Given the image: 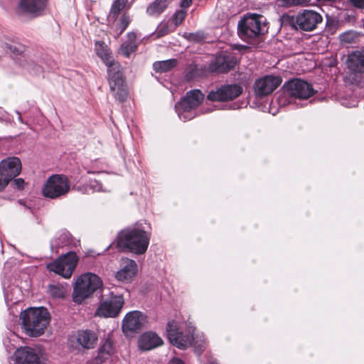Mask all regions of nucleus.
Returning <instances> with one entry per match:
<instances>
[{
    "label": "nucleus",
    "instance_id": "ea45409f",
    "mask_svg": "<svg viewBox=\"0 0 364 364\" xmlns=\"http://www.w3.org/2000/svg\"><path fill=\"white\" fill-rule=\"evenodd\" d=\"M148 316L146 315L144 313L139 311H133L128 312L124 318H147Z\"/></svg>",
    "mask_w": 364,
    "mask_h": 364
},
{
    "label": "nucleus",
    "instance_id": "1a4fd4ad",
    "mask_svg": "<svg viewBox=\"0 0 364 364\" xmlns=\"http://www.w3.org/2000/svg\"><path fill=\"white\" fill-rule=\"evenodd\" d=\"M322 21L323 17L318 12L306 9L303 12L299 13L296 16H292L291 24L296 30L311 31L316 29Z\"/></svg>",
    "mask_w": 364,
    "mask_h": 364
},
{
    "label": "nucleus",
    "instance_id": "9b49d317",
    "mask_svg": "<svg viewBox=\"0 0 364 364\" xmlns=\"http://www.w3.org/2000/svg\"><path fill=\"white\" fill-rule=\"evenodd\" d=\"M97 341V336L95 332L90 330L79 331L76 336L68 339V345L69 348L73 350L92 349Z\"/></svg>",
    "mask_w": 364,
    "mask_h": 364
},
{
    "label": "nucleus",
    "instance_id": "423d86ee",
    "mask_svg": "<svg viewBox=\"0 0 364 364\" xmlns=\"http://www.w3.org/2000/svg\"><path fill=\"white\" fill-rule=\"evenodd\" d=\"M203 97L204 95L199 90L188 91L183 99L175 105L178 117L183 122L193 119L196 116L195 109L203 102Z\"/></svg>",
    "mask_w": 364,
    "mask_h": 364
},
{
    "label": "nucleus",
    "instance_id": "6e6552de",
    "mask_svg": "<svg viewBox=\"0 0 364 364\" xmlns=\"http://www.w3.org/2000/svg\"><path fill=\"white\" fill-rule=\"evenodd\" d=\"M78 258L73 252H69L58 257L55 261L47 264V269L50 271L68 279L75 270Z\"/></svg>",
    "mask_w": 364,
    "mask_h": 364
},
{
    "label": "nucleus",
    "instance_id": "393cba45",
    "mask_svg": "<svg viewBox=\"0 0 364 364\" xmlns=\"http://www.w3.org/2000/svg\"><path fill=\"white\" fill-rule=\"evenodd\" d=\"M143 326L141 320H122V331L127 337H132L139 333Z\"/></svg>",
    "mask_w": 364,
    "mask_h": 364
},
{
    "label": "nucleus",
    "instance_id": "a211bd4d",
    "mask_svg": "<svg viewBox=\"0 0 364 364\" xmlns=\"http://www.w3.org/2000/svg\"><path fill=\"white\" fill-rule=\"evenodd\" d=\"M47 0H19L16 12L19 15L33 14L38 16L46 6Z\"/></svg>",
    "mask_w": 364,
    "mask_h": 364
},
{
    "label": "nucleus",
    "instance_id": "c756f323",
    "mask_svg": "<svg viewBox=\"0 0 364 364\" xmlns=\"http://www.w3.org/2000/svg\"><path fill=\"white\" fill-rule=\"evenodd\" d=\"M20 65L27 70L32 75H39L43 73L42 67L37 65L30 58H25L21 60Z\"/></svg>",
    "mask_w": 364,
    "mask_h": 364
},
{
    "label": "nucleus",
    "instance_id": "f3484780",
    "mask_svg": "<svg viewBox=\"0 0 364 364\" xmlns=\"http://www.w3.org/2000/svg\"><path fill=\"white\" fill-rule=\"evenodd\" d=\"M282 82L277 76L266 75L257 80L254 85L255 92L258 97H264L271 94Z\"/></svg>",
    "mask_w": 364,
    "mask_h": 364
},
{
    "label": "nucleus",
    "instance_id": "de8ad7c7",
    "mask_svg": "<svg viewBox=\"0 0 364 364\" xmlns=\"http://www.w3.org/2000/svg\"><path fill=\"white\" fill-rule=\"evenodd\" d=\"M128 41L127 42H135L136 36L134 33H129L127 34Z\"/></svg>",
    "mask_w": 364,
    "mask_h": 364
},
{
    "label": "nucleus",
    "instance_id": "4d7b16f0",
    "mask_svg": "<svg viewBox=\"0 0 364 364\" xmlns=\"http://www.w3.org/2000/svg\"><path fill=\"white\" fill-rule=\"evenodd\" d=\"M110 247H112V245H109V246H108V247H107V250H109V249L110 248Z\"/></svg>",
    "mask_w": 364,
    "mask_h": 364
},
{
    "label": "nucleus",
    "instance_id": "2f4dec72",
    "mask_svg": "<svg viewBox=\"0 0 364 364\" xmlns=\"http://www.w3.org/2000/svg\"><path fill=\"white\" fill-rule=\"evenodd\" d=\"M191 346H193L196 353L198 355L201 354L206 347L204 336L203 335L200 336H197L196 337L193 336Z\"/></svg>",
    "mask_w": 364,
    "mask_h": 364
},
{
    "label": "nucleus",
    "instance_id": "f704fd0d",
    "mask_svg": "<svg viewBox=\"0 0 364 364\" xmlns=\"http://www.w3.org/2000/svg\"><path fill=\"white\" fill-rule=\"evenodd\" d=\"M183 36L188 41L193 43H200L205 39V35L200 31L194 33H185Z\"/></svg>",
    "mask_w": 364,
    "mask_h": 364
},
{
    "label": "nucleus",
    "instance_id": "6ab92c4d",
    "mask_svg": "<svg viewBox=\"0 0 364 364\" xmlns=\"http://www.w3.org/2000/svg\"><path fill=\"white\" fill-rule=\"evenodd\" d=\"M137 264L133 259L122 258L121 260V269L115 274V278L122 282L128 283L136 275Z\"/></svg>",
    "mask_w": 364,
    "mask_h": 364
},
{
    "label": "nucleus",
    "instance_id": "c03bdc74",
    "mask_svg": "<svg viewBox=\"0 0 364 364\" xmlns=\"http://www.w3.org/2000/svg\"><path fill=\"white\" fill-rule=\"evenodd\" d=\"M89 186L90 188L92 189L93 191H100L101 188V186L98 183V182L96 180L90 181Z\"/></svg>",
    "mask_w": 364,
    "mask_h": 364
},
{
    "label": "nucleus",
    "instance_id": "a18cd8bd",
    "mask_svg": "<svg viewBox=\"0 0 364 364\" xmlns=\"http://www.w3.org/2000/svg\"><path fill=\"white\" fill-rule=\"evenodd\" d=\"M9 184L8 181H6L4 178L0 176V192L4 191Z\"/></svg>",
    "mask_w": 364,
    "mask_h": 364
},
{
    "label": "nucleus",
    "instance_id": "7c9ffc66",
    "mask_svg": "<svg viewBox=\"0 0 364 364\" xmlns=\"http://www.w3.org/2000/svg\"><path fill=\"white\" fill-rule=\"evenodd\" d=\"M166 0H156L151 4L146 9V12L151 16H158L166 8Z\"/></svg>",
    "mask_w": 364,
    "mask_h": 364
},
{
    "label": "nucleus",
    "instance_id": "3c124183",
    "mask_svg": "<svg viewBox=\"0 0 364 364\" xmlns=\"http://www.w3.org/2000/svg\"><path fill=\"white\" fill-rule=\"evenodd\" d=\"M242 49H243V50H245V49H246V47H245V46H240L239 50H242Z\"/></svg>",
    "mask_w": 364,
    "mask_h": 364
},
{
    "label": "nucleus",
    "instance_id": "20e7f679",
    "mask_svg": "<svg viewBox=\"0 0 364 364\" xmlns=\"http://www.w3.org/2000/svg\"><path fill=\"white\" fill-rule=\"evenodd\" d=\"M102 287L103 282L99 276L90 272L82 274L75 282L72 294L73 301L77 304H81Z\"/></svg>",
    "mask_w": 364,
    "mask_h": 364
},
{
    "label": "nucleus",
    "instance_id": "4c0bfd02",
    "mask_svg": "<svg viewBox=\"0 0 364 364\" xmlns=\"http://www.w3.org/2000/svg\"><path fill=\"white\" fill-rule=\"evenodd\" d=\"M131 20L128 15L124 14L120 18L119 22L117 24V28L119 30V34H122L127 28Z\"/></svg>",
    "mask_w": 364,
    "mask_h": 364
},
{
    "label": "nucleus",
    "instance_id": "aec40b11",
    "mask_svg": "<svg viewBox=\"0 0 364 364\" xmlns=\"http://www.w3.org/2000/svg\"><path fill=\"white\" fill-rule=\"evenodd\" d=\"M48 321L49 320H22L21 324L28 336L38 337L44 333Z\"/></svg>",
    "mask_w": 364,
    "mask_h": 364
},
{
    "label": "nucleus",
    "instance_id": "c85d7f7f",
    "mask_svg": "<svg viewBox=\"0 0 364 364\" xmlns=\"http://www.w3.org/2000/svg\"><path fill=\"white\" fill-rule=\"evenodd\" d=\"M176 65L177 60L169 59L166 60L155 62L153 64V68L157 73H166L176 67Z\"/></svg>",
    "mask_w": 364,
    "mask_h": 364
},
{
    "label": "nucleus",
    "instance_id": "c9c22d12",
    "mask_svg": "<svg viewBox=\"0 0 364 364\" xmlns=\"http://www.w3.org/2000/svg\"><path fill=\"white\" fill-rule=\"evenodd\" d=\"M137 46L135 42H124L121 45L120 51L122 54L128 58L130 54L136 50Z\"/></svg>",
    "mask_w": 364,
    "mask_h": 364
},
{
    "label": "nucleus",
    "instance_id": "7ed1b4c3",
    "mask_svg": "<svg viewBox=\"0 0 364 364\" xmlns=\"http://www.w3.org/2000/svg\"><path fill=\"white\" fill-rule=\"evenodd\" d=\"M195 328L185 321L170 320L166 325V336L169 342L180 349L191 346Z\"/></svg>",
    "mask_w": 364,
    "mask_h": 364
},
{
    "label": "nucleus",
    "instance_id": "603ef678",
    "mask_svg": "<svg viewBox=\"0 0 364 364\" xmlns=\"http://www.w3.org/2000/svg\"><path fill=\"white\" fill-rule=\"evenodd\" d=\"M159 36H162V35H163V33H161V31H159Z\"/></svg>",
    "mask_w": 364,
    "mask_h": 364
},
{
    "label": "nucleus",
    "instance_id": "f8f14e48",
    "mask_svg": "<svg viewBox=\"0 0 364 364\" xmlns=\"http://www.w3.org/2000/svg\"><path fill=\"white\" fill-rule=\"evenodd\" d=\"M242 92V87L237 84L223 85L216 90L210 91L207 98L210 101H229L240 96Z\"/></svg>",
    "mask_w": 364,
    "mask_h": 364
},
{
    "label": "nucleus",
    "instance_id": "49530a36",
    "mask_svg": "<svg viewBox=\"0 0 364 364\" xmlns=\"http://www.w3.org/2000/svg\"><path fill=\"white\" fill-rule=\"evenodd\" d=\"M192 0H181L180 6L183 8H188L191 5Z\"/></svg>",
    "mask_w": 364,
    "mask_h": 364
},
{
    "label": "nucleus",
    "instance_id": "58836bf2",
    "mask_svg": "<svg viewBox=\"0 0 364 364\" xmlns=\"http://www.w3.org/2000/svg\"><path fill=\"white\" fill-rule=\"evenodd\" d=\"M12 181L11 186L18 191H23L26 185L25 181L21 178H14Z\"/></svg>",
    "mask_w": 364,
    "mask_h": 364
},
{
    "label": "nucleus",
    "instance_id": "4be33fe9",
    "mask_svg": "<svg viewBox=\"0 0 364 364\" xmlns=\"http://www.w3.org/2000/svg\"><path fill=\"white\" fill-rule=\"evenodd\" d=\"M164 343L163 340L156 333L149 331L143 333L139 340V347L144 350H150Z\"/></svg>",
    "mask_w": 364,
    "mask_h": 364
},
{
    "label": "nucleus",
    "instance_id": "09e8293b",
    "mask_svg": "<svg viewBox=\"0 0 364 364\" xmlns=\"http://www.w3.org/2000/svg\"><path fill=\"white\" fill-rule=\"evenodd\" d=\"M170 364H184V363L178 358H173L171 360Z\"/></svg>",
    "mask_w": 364,
    "mask_h": 364
},
{
    "label": "nucleus",
    "instance_id": "473e14b6",
    "mask_svg": "<svg viewBox=\"0 0 364 364\" xmlns=\"http://www.w3.org/2000/svg\"><path fill=\"white\" fill-rule=\"evenodd\" d=\"M127 4V0H114L109 11V16L116 18Z\"/></svg>",
    "mask_w": 364,
    "mask_h": 364
},
{
    "label": "nucleus",
    "instance_id": "dca6fc26",
    "mask_svg": "<svg viewBox=\"0 0 364 364\" xmlns=\"http://www.w3.org/2000/svg\"><path fill=\"white\" fill-rule=\"evenodd\" d=\"M21 162L18 157H8L0 162V176L9 183L20 174Z\"/></svg>",
    "mask_w": 364,
    "mask_h": 364
},
{
    "label": "nucleus",
    "instance_id": "5701e85b",
    "mask_svg": "<svg viewBox=\"0 0 364 364\" xmlns=\"http://www.w3.org/2000/svg\"><path fill=\"white\" fill-rule=\"evenodd\" d=\"M347 65L353 73H364V51H355L348 55Z\"/></svg>",
    "mask_w": 364,
    "mask_h": 364
},
{
    "label": "nucleus",
    "instance_id": "e433bc0d",
    "mask_svg": "<svg viewBox=\"0 0 364 364\" xmlns=\"http://www.w3.org/2000/svg\"><path fill=\"white\" fill-rule=\"evenodd\" d=\"M70 235L68 232H63L60 237L52 242L51 247H53L54 243L57 247H63L70 243Z\"/></svg>",
    "mask_w": 364,
    "mask_h": 364
},
{
    "label": "nucleus",
    "instance_id": "13d9d810",
    "mask_svg": "<svg viewBox=\"0 0 364 364\" xmlns=\"http://www.w3.org/2000/svg\"><path fill=\"white\" fill-rule=\"evenodd\" d=\"M211 364H218V363H211Z\"/></svg>",
    "mask_w": 364,
    "mask_h": 364
},
{
    "label": "nucleus",
    "instance_id": "bb28decb",
    "mask_svg": "<svg viewBox=\"0 0 364 364\" xmlns=\"http://www.w3.org/2000/svg\"><path fill=\"white\" fill-rule=\"evenodd\" d=\"M113 353L112 343L107 340L103 346L99 349L97 355L95 358L97 364L101 363L108 359L109 356Z\"/></svg>",
    "mask_w": 364,
    "mask_h": 364
},
{
    "label": "nucleus",
    "instance_id": "79ce46f5",
    "mask_svg": "<svg viewBox=\"0 0 364 364\" xmlns=\"http://www.w3.org/2000/svg\"><path fill=\"white\" fill-rule=\"evenodd\" d=\"M186 16V11L183 10H180L176 12L174 14V24L178 26L182 23V21L185 19Z\"/></svg>",
    "mask_w": 364,
    "mask_h": 364
},
{
    "label": "nucleus",
    "instance_id": "f257e3e1",
    "mask_svg": "<svg viewBox=\"0 0 364 364\" xmlns=\"http://www.w3.org/2000/svg\"><path fill=\"white\" fill-rule=\"evenodd\" d=\"M97 55L107 66V80L110 92L116 100L124 102L128 97V89L121 65L114 60L112 53L103 41L95 44Z\"/></svg>",
    "mask_w": 364,
    "mask_h": 364
},
{
    "label": "nucleus",
    "instance_id": "37998d69",
    "mask_svg": "<svg viewBox=\"0 0 364 364\" xmlns=\"http://www.w3.org/2000/svg\"><path fill=\"white\" fill-rule=\"evenodd\" d=\"M348 2L357 9H364V0H348Z\"/></svg>",
    "mask_w": 364,
    "mask_h": 364
},
{
    "label": "nucleus",
    "instance_id": "5fc2aeb1",
    "mask_svg": "<svg viewBox=\"0 0 364 364\" xmlns=\"http://www.w3.org/2000/svg\"><path fill=\"white\" fill-rule=\"evenodd\" d=\"M110 247H112V245H109V246H108V247H107V250H109V249L110 248Z\"/></svg>",
    "mask_w": 364,
    "mask_h": 364
},
{
    "label": "nucleus",
    "instance_id": "2eb2a0df",
    "mask_svg": "<svg viewBox=\"0 0 364 364\" xmlns=\"http://www.w3.org/2000/svg\"><path fill=\"white\" fill-rule=\"evenodd\" d=\"M21 162L18 157H8L0 162V176L9 183L20 174Z\"/></svg>",
    "mask_w": 364,
    "mask_h": 364
},
{
    "label": "nucleus",
    "instance_id": "a878e982",
    "mask_svg": "<svg viewBox=\"0 0 364 364\" xmlns=\"http://www.w3.org/2000/svg\"><path fill=\"white\" fill-rule=\"evenodd\" d=\"M1 47L6 53H9L14 57L22 56L24 58H26L24 55L26 48L21 43L2 42Z\"/></svg>",
    "mask_w": 364,
    "mask_h": 364
},
{
    "label": "nucleus",
    "instance_id": "412c9836",
    "mask_svg": "<svg viewBox=\"0 0 364 364\" xmlns=\"http://www.w3.org/2000/svg\"><path fill=\"white\" fill-rule=\"evenodd\" d=\"M15 360L16 364H38L39 356L34 349L24 347L16 350Z\"/></svg>",
    "mask_w": 364,
    "mask_h": 364
},
{
    "label": "nucleus",
    "instance_id": "f03ea898",
    "mask_svg": "<svg viewBox=\"0 0 364 364\" xmlns=\"http://www.w3.org/2000/svg\"><path fill=\"white\" fill-rule=\"evenodd\" d=\"M150 240L149 232L138 228L122 230L117 239L119 250H129L136 255H143L147 250Z\"/></svg>",
    "mask_w": 364,
    "mask_h": 364
},
{
    "label": "nucleus",
    "instance_id": "4468645a",
    "mask_svg": "<svg viewBox=\"0 0 364 364\" xmlns=\"http://www.w3.org/2000/svg\"><path fill=\"white\" fill-rule=\"evenodd\" d=\"M124 304L121 297L113 296L103 301L95 311V315L100 317L115 318L118 316Z\"/></svg>",
    "mask_w": 364,
    "mask_h": 364
},
{
    "label": "nucleus",
    "instance_id": "cd10ccee",
    "mask_svg": "<svg viewBox=\"0 0 364 364\" xmlns=\"http://www.w3.org/2000/svg\"><path fill=\"white\" fill-rule=\"evenodd\" d=\"M67 284H49L48 293L55 299H63L67 294Z\"/></svg>",
    "mask_w": 364,
    "mask_h": 364
},
{
    "label": "nucleus",
    "instance_id": "72a5a7b5",
    "mask_svg": "<svg viewBox=\"0 0 364 364\" xmlns=\"http://www.w3.org/2000/svg\"><path fill=\"white\" fill-rule=\"evenodd\" d=\"M310 1L311 0H277L279 5L283 7L306 6Z\"/></svg>",
    "mask_w": 364,
    "mask_h": 364
},
{
    "label": "nucleus",
    "instance_id": "864d4df0",
    "mask_svg": "<svg viewBox=\"0 0 364 364\" xmlns=\"http://www.w3.org/2000/svg\"><path fill=\"white\" fill-rule=\"evenodd\" d=\"M110 247H112V245H109V246H108V247H107V250H109V249L110 248Z\"/></svg>",
    "mask_w": 364,
    "mask_h": 364
},
{
    "label": "nucleus",
    "instance_id": "ddd939ff",
    "mask_svg": "<svg viewBox=\"0 0 364 364\" xmlns=\"http://www.w3.org/2000/svg\"><path fill=\"white\" fill-rule=\"evenodd\" d=\"M286 88L291 97L300 100L308 99L315 93L311 85L299 79L289 81Z\"/></svg>",
    "mask_w": 364,
    "mask_h": 364
},
{
    "label": "nucleus",
    "instance_id": "0eeeda50",
    "mask_svg": "<svg viewBox=\"0 0 364 364\" xmlns=\"http://www.w3.org/2000/svg\"><path fill=\"white\" fill-rule=\"evenodd\" d=\"M70 190V185L68 176L54 174L50 176L43 185L42 193L46 198L55 199L65 196Z\"/></svg>",
    "mask_w": 364,
    "mask_h": 364
},
{
    "label": "nucleus",
    "instance_id": "6e6d98bb",
    "mask_svg": "<svg viewBox=\"0 0 364 364\" xmlns=\"http://www.w3.org/2000/svg\"><path fill=\"white\" fill-rule=\"evenodd\" d=\"M110 247H112V245H109V246H108V247H107V250H109V249L110 248Z\"/></svg>",
    "mask_w": 364,
    "mask_h": 364
},
{
    "label": "nucleus",
    "instance_id": "a19ab883",
    "mask_svg": "<svg viewBox=\"0 0 364 364\" xmlns=\"http://www.w3.org/2000/svg\"><path fill=\"white\" fill-rule=\"evenodd\" d=\"M199 75V69L197 65H193L189 68L186 75V77L187 80H190L195 77H196Z\"/></svg>",
    "mask_w": 364,
    "mask_h": 364
},
{
    "label": "nucleus",
    "instance_id": "39448f33",
    "mask_svg": "<svg viewBox=\"0 0 364 364\" xmlns=\"http://www.w3.org/2000/svg\"><path fill=\"white\" fill-rule=\"evenodd\" d=\"M237 28L240 37L244 40L254 38L267 30L264 17L256 14L245 16L238 22Z\"/></svg>",
    "mask_w": 364,
    "mask_h": 364
},
{
    "label": "nucleus",
    "instance_id": "9d476101",
    "mask_svg": "<svg viewBox=\"0 0 364 364\" xmlns=\"http://www.w3.org/2000/svg\"><path fill=\"white\" fill-rule=\"evenodd\" d=\"M239 60L236 54L231 50H224L215 56L208 66L211 73H225L233 70Z\"/></svg>",
    "mask_w": 364,
    "mask_h": 364
},
{
    "label": "nucleus",
    "instance_id": "b1692460",
    "mask_svg": "<svg viewBox=\"0 0 364 364\" xmlns=\"http://www.w3.org/2000/svg\"><path fill=\"white\" fill-rule=\"evenodd\" d=\"M19 318H50V316L43 306L28 307L21 312Z\"/></svg>",
    "mask_w": 364,
    "mask_h": 364
},
{
    "label": "nucleus",
    "instance_id": "8fccbe9b",
    "mask_svg": "<svg viewBox=\"0 0 364 364\" xmlns=\"http://www.w3.org/2000/svg\"><path fill=\"white\" fill-rule=\"evenodd\" d=\"M16 113L18 114V119L21 123H23V119L21 116V113L18 111H16Z\"/></svg>",
    "mask_w": 364,
    "mask_h": 364
}]
</instances>
